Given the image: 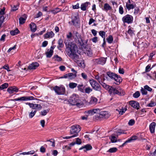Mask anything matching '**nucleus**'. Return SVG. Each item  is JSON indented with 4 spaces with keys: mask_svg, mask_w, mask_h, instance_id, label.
Wrapping results in <instances>:
<instances>
[{
    "mask_svg": "<svg viewBox=\"0 0 156 156\" xmlns=\"http://www.w3.org/2000/svg\"><path fill=\"white\" fill-rule=\"evenodd\" d=\"M107 58L101 57L97 59H93L92 61L95 65H103L106 61Z\"/></svg>",
    "mask_w": 156,
    "mask_h": 156,
    "instance_id": "6e6552de",
    "label": "nucleus"
},
{
    "mask_svg": "<svg viewBox=\"0 0 156 156\" xmlns=\"http://www.w3.org/2000/svg\"><path fill=\"white\" fill-rule=\"evenodd\" d=\"M2 68L6 70L8 72L10 71V70H9V65L8 64L5 65V66H3L2 67Z\"/></svg>",
    "mask_w": 156,
    "mask_h": 156,
    "instance_id": "e2e57ef3",
    "label": "nucleus"
},
{
    "mask_svg": "<svg viewBox=\"0 0 156 156\" xmlns=\"http://www.w3.org/2000/svg\"><path fill=\"white\" fill-rule=\"evenodd\" d=\"M7 91L10 94L14 93L12 90V88L11 87L8 88L7 90Z\"/></svg>",
    "mask_w": 156,
    "mask_h": 156,
    "instance_id": "69168bd1",
    "label": "nucleus"
},
{
    "mask_svg": "<svg viewBox=\"0 0 156 156\" xmlns=\"http://www.w3.org/2000/svg\"><path fill=\"white\" fill-rule=\"evenodd\" d=\"M146 112L145 108H143L139 112L140 115H142V116H144L145 115V113Z\"/></svg>",
    "mask_w": 156,
    "mask_h": 156,
    "instance_id": "de8ad7c7",
    "label": "nucleus"
},
{
    "mask_svg": "<svg viewBox=\"0 0 156 156\" xmlns=\"http://www.w3.org/2000/svg\"><path fill=\"white\" fill-rule=\"evenodd\" d=\"M19 23L20 24H23L24 23L26 20V18L23 17H20L19 19Z\"/></svg>",
    "mask_w": 156,
    "mask_h": 156,
    "instance_id": "49530a36",
    "label": "nucleus"
},
{
    "mask_svg": "<svg viewBox=\"0 0 156 156\" xmlns=\"http://www.w3.org/2000/svg\"><path fill=\"white\" fill-rule=\"evenodd\" d=\"M49 109H47V110H45L42 111L41 112V114L42 116H44L46 115L48 113L49 111Z\"/></svg>",
    "mask_w": 156,
    "mask_h": 156,
    "instance_id": "09e8293b",
    "label": "nucleus"
},
{
    "mask_svg": "<svg viewBox=\"0 0 156 156\" xmlns=\"http://www.w3.org/2000/svg\"><path fill=\"white\" fill-rule=\"evenodd\" d=\"M156 105V103L154 101H151L147 105V107H153Z\"/></svg>",
    "mask_w": 156,
    "mask_h": 156,
    "instance_id": "a18cd8bd",
    "label": "nucleus"
},
{
    "mask_svg": "<svg viewBox=\"0 0 156 156\" xmlns=\"http://www.w3.org/2000/svg\"><path fill=\"white\" fill-rule=\"evenodd\" d=\"M128 28L129 29L127 31L128 33L131 36H133V35H134V32H135V31L134 30L133 28L131 27L130 26L128 27Z\"/></svg>",
    "mask_w": 156,
    "mask_h": 156,
    "instance_id": "cd10ccee",
    "label": "nucleus"
},
{
    "mask_svg": "<svg viewBox=\"0 0 156 156\" xmlns=\"http://www.w3.org/2000/svg\"><path fill=\"white\" fill-rule=\"evenodd\" d=\"M104 81H102L100 83L102 86L106 89H109L110 86H109L105 83L103 82Z\"/></svg>",
    "mask_w": 156,
    "mask_h": 156,
    "instance_id": "2f4dec72",
    "label": "nucleus"
},
{
    "mask_svg": "<svg viewBox=\"0 0 156 156\" xmlns=\"http://www.w3.org/2000/svg\"><path fill=\"white\" fill-rule=\"evenodd\" d=\"M53 90L58 95H63L65 93V88L63 85L60 87L56 86L53 87Z\"/></svg>",
    "mask_w": 156,
    "mask_h": 156,
    "instance_id": "423d86ee",
    "label": "nucleus"
},
{
    "mask_svg": "<svg viewBox=\"0 0 156 156\" xmlns=\"http://www.w3.org/2000/svg\"><path fill=\"white\" fill-rule=\"evenodd\" d=\"M156 124L155 122H153L150 125L149 129L151 133H153L154 132Z\"/></svg>",
    "mask_w": 156,
    "mask_h": 156,
    "instance_id": "412c9836",
    "label": "nucleus"
},
{
    "mask_svg": "<svg viewBox=\"0 0 156 156\" xmlns=\"http://www.w3.org/2000/svg\"><path fill=\"white\" fill-rule=\"evenodd\" d=\"M98 101V99L95 97H91L90 98L89 104L91 105L96 104Z\"/></svg>",
    "mask_w": 156,
    "mask_h": 156,
    "instance_id": "5701e85b",
    "label": "nucleus"
},
{
    "mask_svg": "<svg viewBox=\"0 0 156 156\" xmlns=\"http://www.w3.org/2000/svg\"><path fill=\"white\" fill-rule=\"evenodd\" d=\"M109 92L110 94L112 95L117 94L120 95H122L124 94V93L122 91L121 93V91H119V90L113 87L112 86H111L110 87L109 90Z\"/></svg>",
    "mask_w": 156,
    "mask_h": 156,
    "instance_id": "9d476101",
    "label": "nucleus"
},
{
    "mask_svg": "<svg viewBox=\"0 0 156 156\" xmlns=\"http://www.w3.org/2000/svg\"><path fill=\"white\" fill-rule=\"evenodd\" d=\"M54 33L52 31L48 32L44 35L45 38H51L54 36Z\"/></svg>",
    "mask_w": 156,
    "mask_h": 156,
    "instance_id": "393cba45",
    "label": "nucleus"
},
{
    "mask_svg": "<svg viewBox=\"0 0 156 156\" xmlns=\"http://www.w3.org/2000/svg\"><path fill=\"white\" fill-rule=\"evenodd\" d=\"M151 66L150 64H149L146 67L145 73H147L150 71L151 69Z\"/></svg>",
    "mask_w": 156,
    "mask_h": 156,
    "instance_id": "6e6d98bb",
    "label": "nucleus"
},
{
    "mask_svg": "<svg viewBox=\"0 0 156 156\" xmlns=\"http://www.w3.org/2000/svg\"><path fill=\"white\" fill-rule=\"evenodd\" d=\"M68 102L72 105H76L78 107H80L82 104L81 101L78 99V98L74 95L70 97Z\"/></svg>",
    "mask_w": 156,
    "mask_h": 156,
    "instance_id": "7ed1b4c3",
    "label": "nucleus"
},
{
    "mask_svg": "<svg viewBox=\"0 0 156 156\" xmlns=\"http://www.w3.org/2000/svg\"><path fill=\"white\" fill-rule=\"evenodd\" d=\"M19 33V31L17 29L12 30L10 32V34L12 35H15L18 34Z\"/></svg>",
    "mask_w": 156,
    "mask_h": 156,
    "instance_id": "58836bf2",
    "label": "nucleus"
},
{
    "mask_svg": "<svg viewBox=\"0 0 156 156\" xmlns=\"http://www.w3.org/2000/svg\"><path fill=\"white\" fill-rule=\"evenodd\" d=\"M124 12L123 7L122 5H120L119 8V13L121 15L123 14Z\"/></svg>",
    "mask_w": 156,
    "mask_h": 156,
    "instance_id": "5fc2aeb1",
    "label": "nucleus"
},
{
    "mask_svg": "<svg viewBox=\"0 0 156 156\" xmlns=\"http://www.w3.org/2000/svg\"><path fill=\"white\" fill-rule=\"evenodd\" d=\"M135 122V121L134 119H131L129 120V122L128 124L129 126H132L134 124Z\"/></svg>",
    "mask_w": 156,
    "mask_h": 156,
    "instance_id": "0e129e2a",
    "label": "nucleus"
},
{
    "mask_svg": "<svg viewBox=\"0 0 156 156\" xmlns=\"http://www.w3.org/2000/svg\"><path fill=\"white\" fill-rule=\"evenodd\" d=\"M111 142L112 143H116L118 141H120V139H117L116 137H109Z\"/></svg>",
    "mask_w": 156,
    "mask_h": 156,
    "instance_id": "f704fd0d",
    "label": "nucleus"
},
{
    "mask_svg": "<svg viewBox=\"0 0 156 156\" xmlns=\"http://www.w3.org/2000/svg\"><path fill=\"white\" fill-rule=\"evenodd\" d=\"M5 7H3L2 9H1L0 11V16H3V15L5 14Z\"/></svg>",
    "mask_w": 156,
    "mask_h": 156,
    "instance_id": "13d9d810",
    "label": "nucleus"
},
{
    "mask_svg": "<svg viewBox=\"0 0 156 156\" xmlns=\"http://www.w3.org/2000/svg\"><path fill=\"white\" fill-rule=\"evenodd\" d=\"M127 132L124 131L122 130L119 129L114 134L112 135L111 136H118L120 135L121 134H126Z\"/></svg>",
    "mask_w": 156,
    "mask_h": 156,
    "instance_id": "aec40b11",
    "label": "nucleus"
},
{
    "mask_svg": "<svg viewBox=\"0 0 156 156\" xmlns=\"http://www.w3.org/2000/svg\"><path fill=\"white\" fill-rule=\"evenodd\" d=\"M63 42V41L61 38L58 40V45L57 46V48L58 50H61V48L63 47L64 45Z\"/></svg>",
    "mask_w": 156,
    "mask_h": 156,
    "instance_id": "4be33fe9",
    "label": "nucleus"
},
{
    "mask_svg": "<svg viewBox=\"0 0 156 156\" xmlns=\"http://www.w3.org/2000/svg\"><path fill=\"white\" fill-rule=\"evenodd\" d=\"M81 75L82 78L84 80H86L87 79V75L85 73H82Z\"/></svg>",
    "mask_w": 156,
    "mask_h": 156,
    "instance_id": "338daca9",
    "label": "nucleus"
},
{
    "mask_svg": "<svg viewBox=\"0 0 156 156\" xmlns=\"http://www.w3.org/2000/svg\"><path fill=\"white\" fill-rule=\"evenodd\" d=\"M110 116L108 112L106 111H102L100 112V114H97V116L98 118L106 119Z\"/></svg>",
    "mask_w": 156,
    "mask_h": 156,
    "instance_id": "4468645a",
    "label": "nucleus"
},
{
    "mask_svg": "<svg viewBox=\"0 0 156 156\" xmlns=\"http://www.w3.org/2000/svg\"><path fill=\"white\" fill-rule=\"evenodd\" d=\"M5 17L4 16H0V27H1L2 23H3Z\"/></svg>",
    "mask_w": 156,
    "mask_h": 156,
    "instance_id": "603ef678",
    "label": "nucleus"
},
{
    "mask_svg": "<svg viewBox=\"0 0 156 156\" xmlns=\"http://www.w3.org/2000/svg\"><path fill=\"white\" fill-rule=\"evenodd\" d=\"M92 149V146L90 144H88L82 146L79 149V150H80L82 149H84V151L86 152L87 151L90 150Z\"/></svg>",
    "mask_w": 156,
    "mask_h": 156,
    "instance_id": "dca6fc26",
    "label": "nucleus"
},
{
    "mask_svg": "<svg viewBox=\"0 0 156 156\" xmlns=\"http://www.w3.org/2000/svg\"><path fill=\"white\" fill-rule=\"evenodd\" d=\"M52 58L54 59L55 61H56L58 62H60L62 61V58L61 57L57 55H54Z\"/></svg>",
    "mask_w": 156,
    "mask_h": 156,
    "instance_id": "473e14b6",
    "label": "nucleus"
},
{
    "mask_svg": "<svg viewBox=\"0 0 156 156\" xmlns=\"http://www.w3.org/2000/svg\"><path fill=\"white\" fill-rule=\"evenodd\" d=\"M92 91V89L90 87H87L85 89V92L86 93L89 94Z\"/></svg>",
    "mask_w": 156,
    "mask_h": 156,
    "instance_id": "052dcab7",
    "label": "nucleus"
},
{
    "mask_svg": "<svg viewBox=\"0 0 156 156\" xmlns=\"http://www.w3.org/2000/svg\"><path fill=\"white\" fill-rule=\"evenodd\" d=\"M100 109L99 108H97L89 110L86 112L88 113L89 115H93L95 113H97V114H100Z\"/></svg>",
    "mask_w": 156,
    "mask_h": 156,
    "instance_id": "a211bd4d",
    "label": "nucleus"
},
{
    "mask_svg": "<svg viewBox=\"0 0 156 156\" xmlns=\"http://www.w3.org/2000/svg\"><path fill=\"white\" fill-rule=\"evenodd\" d=\"M117 150L118 149L116 147H113L110 148L107 151V152L111 153H115L116 152Z\"/></svg>",
    "mask_w": 156,
    "mask_h": 156,
    "instance_id": "c9c22d12",
    "label": "nucleus"
},
{
    "mask_svg": "<svg viewBox=\"0 0 156 156\" xmlns=\"http://www.w3.org/2000/svg\"><path fill=\"white\" fill-rule=\"evenodd\" d=\"M39 64L37 62H32L28 66V69L30 70L34 69L38 67Z\"/></svg>",
    "mask_w": 156,
    "mask_h": 156,
    "instance_id": "f3484780",
    "label": "nucleus"
},
{
    "mask_svg": "<svg viewBox=\"0 0 156 156\" xmlns=\"http://www.w3.org/2000/svg\"><path fill=\"white\" fill-rule=\"evenodd\" d=\"M61 11V9L59 8H56L51 11V12L53 14H55L57 13L60 12Z\"/></svg>",
    "mask_w": 156,
    "mask_h": 156,
    "instance_id": "4c0bfd02",
    "label": "nucleus"
},
{
    "mask_svg": "<svg viewBox=\"0 0 156 156\" xmlns=\"http://www.w3.org/2000/svg\"><path fill=\"white\" fill-rule=\"evenodd\" d=\"M33 100H34V98L33 96H23L12 99V100L14 101H27Z\"/></svg>",
    "mask_w": 156,
    "mask_h": 156,
    "instance_id": "f8f14e48",
    "label": "nucleus"
},
{
    "mask_svg": "<svg viewBox=\"0 0 156 156\" xmlns=\"http://www.w3.org/2000/svg\"><path fill=\"white\" fill-rule=\"evenodd\" d=\"M77 84L75 83L71 82L69 83V86L70 88L71 89H73L76 87L77 86Z\"/></svg>",
    "mask_w": 156,
    "mask_h": 156,
    "instance_id": "a19ab883",
    "label": "nucleus"
},
{
    "mask_svg": "<svg viewBox=\"0 0 156 156\" xmlns=\"http://www.w3.org/2000/svg\"><path fill=\"white\" fill-rule=\"evenodd\" d=\"M137 139V137H131L130 138L128 139L122 145L120 146V147H122L125 145L126 144L128 143L132 142L133 140H135Z\"/></svg>",
    "mask_w": 156,
    "mask_h": 156,
    "instance_id": "6ab92c4d",
    "label": "nucleus"
},
{
    "mask_svg": "<svg viewBox=\"0 0 156 156\" xmlns=\"http://www.w3.org/2000/svg\"><path fill=\"white\" fill-rule=\"evenodd\" d=\"M78 90L81 92H83V88H84L83 84L79 85L77 86Z\"/></svg>",
    "mask_w": 156,
    "mask_h": 156,
    "instance_id": "8fccbe9b",
    "label": "nucleus"
},
{
    "mask_svg": "<svg viewBox=\"0 0 156 156\" xmlns=\"http://www.w3.org/2000/svg\"><path fill=\"white\" fill-rule=\"evenodd\" d=\"M122 20L124 23L129 24L133 22V18L132 16L127 14L123 16Z\"/></svg>",
    "mask_w": 156,
    "mask_h": 156,
    "instance_id": "9b49d317",
    "label": "nucleus"
},
{
    "mask_svg": "<svg viewBox=\"0 0 156 156\" xmlns=\"http://www.w3.org/2000/svg\"><path fill=\"white\" fill-rule=\"evenodd\" d=\"M37 110H34V111H32L31 112L29 113V116L30 118H33L36 113Z\"/></svg>",
    "mask_w": 156,
    "mask_h": 156,
    "instance_id": "37998d69",
    "label": "nucleus"
},
{
    "mask_svg": "<svg viewBox=\"0 0 156 156\" xmlns=\"http://www.w3.org/2000/svg\"><path fill=\"white\" fill-rule=\"evenodd\" d=\"M144 88L146 89L147 90L151 92L152 91V89L148 85H146L144 86Z\"/></svg>",
    "mask_w": 156,
    "mask_h": 156,
    "instance_id": "4d7b16f0",
    "label": "nucleus"
},
{
    "mask_svg": "<svg viewBox=\"0 0 156 156\" xmlns=\"http://www.w3.org/2000/svg\"><path fill=\"white\" fill-rule=\"evenodd\" d=\"M112 9V7L108 3H106L104 4L103 8L102 9L106 12Z\"/></svg>",
    "mask_w": 156,
    "mask_h": 156,
    "instance_id": "a878e982",
    "label": "nucleus"
},
{
    "mask_svg": "<svg viewBox=\"0 0 156 156\" xmlns=\"http://www.w3.org/2000/svg\"><path fill=\"white\" fill-rule=\"evenodd\" d=\"M53 51L52 50H48V51L45 53L47 58L51 57L53 54Z\"/></svg>",
    "mask_w": 156,
    "mask_h": 156,
    "instance_id": "7c9ffc66",
    "label": "nucleus"
},
{
    "mask_svg": "<svg viewBox=\"0 0 156 156\" xmlns=\"http://www.w3.org/2000/svg\"><path fill=\"white\" fill-rule=\"evenodd\" d=\"M30 27L31 31L33 32H35L37 30V27L36 24L34 23H31L30 24Z\"/></svg>",
    "mask_w": 156,
    "mask_h": 156,
    "instance_id": "bb28decb",
    "label": "nucleus"
},
{
    "mask_svg": "<svg viewBox=\"0 0 156 156\" xmlns=\"http://www.w3.org/2000/svg\"><path fill=\"white\" fill-rule=\"evenodd\" d=\"M129 105L133 108L138 109L139 108L140 105L139 103L135 101H131L129 102Z\"/></svg>",
    "mask_w": 156,
    "mask_h": 156,
    "instance_id": "2eb2a0df",
    "label": "nucleus"
},
{
    "mask_svg": "<svg viewBox=\"0 0 156 156\" xmlns=\"http://www.w3.org/2000/svg\"><path fill=\"white\" fill-rule=\"evenodd\" d=\"M90 83L92 88L96 90L100 91L101 87L99 84L93 79L90 80Z\"/></svg>",
    "mask_w": 156,
    "mask_h": 156,
    "instance_id": "1a4fd4ad",
    "label": "nucleus"
},
{
    "mask_svg": "<svg viewBox=\"0 0 156 156\" xmlns=\"http://www.w3.org/2000/svg\"><path fill=\"white\" fill-rule=\"evenodd\" d=\"M107 74L108 76L112 80H114L116 81V84L119 85L122 81V80L120 76L112 73L111 72H108Z\"/></svg>",
    "mask_w": 156,
    "mask_h": 156,
    "instance_id": "f03ea898",
    "label": "nucleus"
},
{
    "mask_svg": "<svg viewBox=\"0 0 156 156\" xmlns=\"http://www.w3.org/2000/svg\"><path fill=\"white\" fill-rule=\"evenodd\" d=\"M103 76H101L100 77L98 75H96L95 76V78L97 80L98 82L99 83L102 81H104L105 79L104 78H103Z\"/></svg>",
    "mask_w": 156,
    "mask_h": 156,
    "instance_id": "c756f323",
    "label": "nucleus"
},
{
    "mask_svg": "<svg viewBox=\"0 0 156 156\" xmlns=\"http://www.w3.org/2000/svg\"><path fill=\"white\" fill-rule=\"evenodd\" d=\"M99 34L103 39H105L106 33L105 31H100L99 32Z\"/></svg>",
    "mask_w": 156,
    "mask_h": 156,
    "instance_id": "c03bdc74",
    "label": "nucleus"
},
{
    "mask_svg": "<svg viewBox=\"0 0 156 156\" xmlns=\"http://www.w3.org/2000/svg\"><path fill=\"white\" fill-rule=\"evenodd\" d=\"M140 91L142 94L143 95H147V90L144 88H143L142 87H141Z\"/></svg>",
    "mask_w": 156,
    "mask_h": 156,
    "instance_id": "3c124183",
    "label": "nucleus"
},
{
    "mask_svg": "<svg viewBox=\"0 0 156 156\" xmlns=\"http://www.w3.org/2000/svg\"><path fill=\"white\" fill-rule=\"evenodd\" d=\"M126 110V108L125 109H124L123 108H122L120 109H116V111H118L119 112V114L121 115H122L124 113H125Z\"/></svg>",
    "mask_w": 156,
    "mask_h": 156,
    "instance_id": "ea45409f",
    "label": "nucleus"
},
{
    "mask_svg": "<svg viewBox=\"0 0 156 156\" xmlns=\"http://www.w3.org/2000/svg\"><path fill=\"white\" fill-rule=\"evenodd\" d=\"M80 130V127L79 125H75L72 126L70 130V133L73 135L70 136H79L78 133L79 132Z\"/></svg>",
    "mask_w": 156,
    "mask_h": 156,
    "instance_id": "20e7f679",
    "label": "nucleus"
},
{
    "mask_svg": "<svg viewBox=\"0 0 156 156\" xmlns=\"http://www.w3.org/2000/svg\"><path fill=\"white\" fill-rule=\"evenodd\" d=\"M76 140L75 141L76 144L78 145L81 144L82 143L81 140L79 138H77L76 139Z\"/></svg>",
    "mask_w": 156,
    "mask_h": 156,
    "instance_id": "680f3d73",
    "label": "nucleus"
},
{
    "mask_svg": "<svg viewBox=\"0 0 156 156\" xmlns=\"http://www.w3.org/2000/svg\"><path fill=\"white\" fill-rule=\"evenodd\" d=\"M80 18L78 14H76L73 15L72 17V21L69 22V24L72 25L71 22L73 25L75 26H78L80 23Z\"/></svg>",
    "mask_w": 156,
    "mask_h": 156,
    "instance_id": "0eeeda50",
    "label": "nucleus"
},
{
    "mask_svg": "<svg viewBox=\"0 0 156 156\" xmlns=\"http://www.w3.org/2000/svg\"><path fill=\"white\" fill-rule=\"evenodd\" d=\"M74 34L75 35L73 36V37L74 38L75 42L79 44L80 45L83 46L84 43L81 35L77 32H76L75 33L74 32Z\"/></svg>",
    "mask_w": 156,
    "mask_h": 156,
    "instance_id": "39448f33",
    "label": "nucleus"
},
{
    "mask_svg": "<svg viewBox=\"0 0 156 156\" xmlns=\"http://www.w3.org/2000/svg\"><path fill=\"white\" fill-rule=\"evenodd\" d=\"M89 4L90 5V3L87 2L82 3L81 5V9L83 11H85L86 10V8L88 7Z\"/></svg>",
    "mask_w": 156,
    "mask_h": 156,
    "instance_id": "b1692460",
    "label": "nucleus"
},
{
    "mask_svg": "<svg viewBox=\"0 0 156 156\" xmlns=\"http://www.w3.org/2000/svg\"><path fill=\"white\" fill-rule=\"evenodd\" d=\"M107 40L108 43H112L113 41V38L112 36L111 35H109L108 37L107 38Z\"/></svg>",
    "mask_w": 156,
    "mask_h": 156,
    "instance_id": "e433bc0d",
    "label": "nucleus"
},
{
    "mask_svg": "<svg viewBox=\"0 0 156 156\" xmlns=\"http://www.w3.org/2000/svg\"><path fill=\"white\" fill-rule=\"evenodd\" d=\"M68 79L69 80H72L75 78L76 76V75L73 74L72 73H68Z\"/></svg>",
    "mask_w": 156,
    "mask_h": 156,
    "instance_id": "72a5a7b5",
    "label": "nucleus"
},
{
    "mask_svg": "<svg viewBox=\"0 0 156 156\" xmlns=\"http://www.w3.org/2000/svg\"><path fill=\"white\" fill-rule=\"evenodd\" d=\"M18 9V7L17 5H13V6H12L11 7V11H15Z\"/></svg>",
    "mask_w": 156,
    "mask_h": 156,
    "instance_id": "bf43d9fd",
    "label": "nucleus"
},
{
    "mask_svg": "<svg viewBox=\"0 0 156 156\" xmlns=\"http://www.w3.org/2000/svg\"><path fill=\"white\" fill-rule=\"evenodd\" d=\"M12 88V90L13 92H17L18 91V89L15 86H13L11 87Z\"/></svg>",
    "mask_w": 156,
    "mask_h": 156,
    "instance_id": "774afa93",
    "label": "nucleus"
},
{
    "mask_svg": "<svg viewBox=\"0 0 156 156\" xmlns=\"http://www.w3.org/2000/svg\"><path fill=\"white\" fill-rule=\"evenodd\" d=\"M25 103L26 105H28L30 108H31L33 109H35V110H36L37 111L40 110L42 108L40 104H34L30 103Z\"/></svg>",
    "mask_w": 156,
    "mask_h": 156,
    "instance_id": "ddd939ff",
    "label": "nucleus"
},
{
    "mask_svg": "<svg viewBox=\"0 0 156 156\" xmlns=\"http://www.w3.org/2000/svg\"><path fill=\"white\" fill-rule=\"evenodd\" d=\"M66 51L67 55L75 62L77 63L80 67L82 68L85 67V65L83 62L79 60V56L76 54L78 51V48L75 44L72 43L69 44L66 48Z\"/></svg>",
    "mask_w": 156,
    "mask_h": 156,
    "instance_id": "f257e3e1",
    "label": "nucleus"
},
{
    "mask_svg": "<svg viewBox=\"0 0 156 156\" xmlns=\"http://www.w3.org/2000/svg\"><path fill=\"white\" fill-rule=\"evenodd\" d=\"M8 87V84L7 83H5L0 86V89L3 90L6 88Z\"/></svg>",
    "mask_w": 156,
    "mask_h": 156,
    "instance_id": "79ce46f5",
    "label": "nucleus"
},
{
    "mask_svg": "<svg viewBox=\"0 0 156 156\" xmlns=\"http://www.w3.org/2000/svg\"><path fill=\"white\" fill-rule=\"evenodd\" d=\"M140 95V94L139 91H137L133 94V97L135 98H137Z\"/></svg>",
    "mask_w": 156,
    "mask_h": 156,
    "instance_id": "864d4df0",
    "label": "nucleus"
},
{
    "mask_svg": "<svg viewBox=\"0 0 156 156\" xmlns=\"http://www.w3.org/2000/svg\"><path fill=\"white\" fill-rule=\"evenodd\" d=\"M135 7V5H134L133 4H129L128 2H127L126 4V7L128 10L134 9Z\"/></svg>",
    "mask_w": 156,
    "mask_h": 156,
    "instance_id": "c85d7f7f",
    "label": "nucleus"
}]
</instances>
